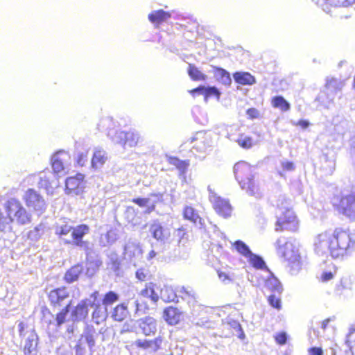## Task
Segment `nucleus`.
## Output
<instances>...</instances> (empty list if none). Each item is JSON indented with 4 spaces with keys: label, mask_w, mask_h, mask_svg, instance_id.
<instances>
[{
    "label": "nucleus",
    "mask_w": 355,
    "mask_h": 355,
    "mask_svg": "<svg viewBox=\"0 0 355 355\" xmlns=\"http://www.w3.org/2000/svg\"><path fill=\"white\" fill-rule=\"evenodd\" d=\"M268 302L274 308L277 309L281 308L280 298L276 296L275 293L268 296Z\"/></svg>",
    "instance_id": "bf43d9fd"
},
{
    "label": "nucleus",
    "mask_w": 355,
    "mask_h": 355,
    "mask_svg": "<svg viewBox=\"0 0 355 355\" xmlns=\"http://www.w3.org/2000/svg\"><path fill=\"white\" fill-rule=\"evenodd\" d=\"M189 92L193 95L195 96L196 94L198 95H203L205 96L206 93V87L205 86H200L196 89H193L192 90H190Z\"/></svg>",
    "instance_id": "69168bd1"
},
{
    "label": "nucleus",
    "mask_w": 355,
    "mask_h": 355,
    "mask_svg": "<svg viewBox=\"0 0 355 355\" xmlns=\"http://www.w3.org/2000/svg\"><path fill=\"white\" fill-rule=\"evenodd\" d=\"M298 228V220L292 209L277 214L275 223V231L289 230L296 231Z\"/></svg>",
    "instance_id": "0eeeda50"
},
{
    "label": "nucleus",
    "mask_w": 355,
    "mask_h": 355,
    "mask_svg": "<svg viewBox=\"0 0 355 355\" xmlns=\"http://www.w3.org/2000/svg\"><path fill=\"white\" fill-rule=\"evenodd\" d=\"M352 283L349 277H343L340 280V285L336 288V291L340 294L342 293L343 289H351Z\"/></svg>",
    "instance_id": "864d4df0"
},
{
    "label": "nucleus",
    "mask_w": 355,
    "mask_h": 355,
    "mask_svg": "<svg viewBox=\"0 0 355 355\" xmlns=\"http://www.w3.org/2000/svg\"><path fill=\"white\" fill-rule=\"evenodd\" d=\"M314 246L318 254L329 253L336 259L352 252L355 241L348 232L337 229L334 234L325 232L318 234L315 239Z\"/></svg>",
    "instance_id": "f257e3e1"
},
{
    "label": "nucleus",
    "mask_w": 355,
    "mask_h": 355,
    "mask_svg": "<svg viewBox=\"0 0 355 355\" xmlns=\"http://www.w3.org/2000/svg\"><path fill=\"white\" fill-rule=\"evenodd\" d=\"M117 239V235L114 230H109L105 234H101L100 243L103 246H106L114 243Z\"/></svg>",
    "instance_id": "a19ab883"
},
{
    "label": "nucleus",
    "mask_w": 355,
    "mask_h": 355,
    "mask_svg": "<svg viewBox=\"0 0 355 355\" xmlns=\"http://www.w3.org/2000/svg\"><path fill=\"white\" fill-rule=\"evenodd\" d=\"M87 160V152H78L77 153V163L80 166H84Z\"/></svg>",
    "instance_id": "e2e57ef3"
},
{
    "label": "nucleus",
    "mask_w": 355,
    "mask_h": 355,
    "mask_svg": "<svg viewBox=\"0 0 355 355\" xmlns=\"http://www.w3.org/2000/svg\"><path fill=\"white\" fill-rule=\"evenodd\" d=\"M162 344L160 338H155L154 340H138L136 341V345L140 348L148 349L150 352H156Z\"/></svg>",
    "instance_id": "a878e982"
},
{
    "label": "nucleus",
    "mask_w": 355,
    "mask_h": 355,
    "mask_svg": "<svg viewBox=\"0 0 355 355\" xmlns=\"http://www.w3.org/2000/svg\"><path fill=\"white\" fill-rule=\"evenodd\" d=\"M108 257L109 261L107 264L110 266V268L112 270L116 272L120 268V261L118 254L114 252H112L110 254Z\"/></svg>",
    "instance_id": "3c124183"
},
{
    "label": "nucleus",
    "mask_w": 355,
    "mask_h": 355,
    "mask_svg": "<svg viewBox=\"0 0 355 355\" xmlns=\"http://www.w3.org/2000/svg\"><path fill=\"white\" fill-rule=\"evenodd\" d=\"M248 259L254 268L258 269L266 268V263L261 257L252 253Z\"/></svg>",
    "instance_id": "09e8293b"
},
{
    "label": "nucleus",
    "mask_w": 355,
    "mask_h": 355,
    "mask_svg": "<svg viewBox=\"0 0 355 355\" xmlns=\"http://www.w3.org/2000/svg\"><path fill=\"white\" fill-rule=\"evenodd\" d=\"M275 205L277 207L279 213L282 214V212L287 211V210H290L291 201L290 199L287 198L284 195H279L275 202Z\"/></svg>",
    "instance_id": "2f4dec72"
},
{
    "label": "nucleus",
    "mask_w": 355,
    "mask_h": 355,
    "mask_svg": "<svg viewBox=\"0 0 355 355\" xmlns=\"http://www.w3.org/2000/svg\"><path fill=\"white\" fill-rule=\"evenodd\" d=\"M70 157L68 153L60 150L55 153L51 158L52 168L58 175H64L69 167L68 161Z\"/></svg>",
    "instance_id": "9d476101"
},
{
    "label": "nucleus",
    "mask_w": 355,
    "mask_h": 355,
    "mask_svg": "<svg viewBox=\"0 0 355 355\" xmlns=\"http://www.w3.org/2000/svg\"><path fill=\"white\" fill-rule=\"evenodd\" d=\"M39 180L38 175L33 174L27 176L24 180L25 182H27L28 184L33 185L35 183L37 184V181Z\"/></svg>",
    "instance_id": "338daca9"
},
{
    "label": "nucleus",
    "mask_w": 355,
    "mask_h": 355,
    "mask_svg": "<svg viewBox=\"0 0 355 355\" xmlns=\"http://www.w3.org/2000/svg\"><path fill=\"white\" fill-rule=\"evenodd\" d=\"M233 77L236 83L241 85H252L255 82L254 78L248 72H236Z\"/></svg>",
    "instance_id": "72a5a7b5"
},
{
    "label": "nucleus",
    "mask_w": 355,
    "mask_h": 355,
    "mask_svg": "<svg viewBox=\"0 0 355 355\" xmlns=\"http://www.w3.org/2000/svg\"><path fill=\"white\" fill-rule=\"evenodd\" d=\"M207 190L209 192V200L215 211L224 218L230 216L232 209L229 201L218 196L210 185L208 186Z\"/></svg>",
    "instance_id": "6e6552de"
},
{
    "label": "nucleus",
    "mask_w": 355,
    "mask_h": 355,
    "mask_svg": "<svg viewBox=\"0 0 355 355\" xmlns=\"http://www.w3.org/2000/svg\"><path fill=\"white\" fill-rule=\"evenodd\" d=\"M164 318L171 325L177 324L180 320L182 313L175 307L169 306L164 311Z\"/></svg>",
    "instance_id": "4be33fe9"
},
{
    "label": "nucleus",
    "mask_w": 355,
    "mask_h": 355,
    "mask_svg": "<svg viewBox=\"0 0 355 355\" xmlns=\"http://www.w3.org/2000/svg\"><path fill=\"white\" fill-rule=\"evenodd\" d=\"M157 198V200H153L151 198H134L132 202L141 207H146L144 211L145 214H150L155 209V205L162 201V196L160 195L155 196Z\"/></svg>",
    "instance_id": "412c9836"
},
{
    "label": "nucleus",
    "mask_w": 355,
    "mask_h": 355,
    "mask_svg": "<svg viewBox=\"0 0 355 355\" xmlns=\"http://www.w3.org/2000/svg\"><path fill=\"white\" fill-rule=\"evenodd\" d=\"M220 93L218 89L215 87H206V93L205 96V99L207 101V98L214 96L219 99Z\"/></svg>",
    "instance_id": "4d7b16f0"
},
{
    "label": "nucleus",
    "mask_w": 355,
    "mask_h": 355,
    "mask_svg": "<svg viewBox=\"0 0 355 355\" xmlns=\"http://www.w3.org/2000/svg\"><path fill=\"white\" fill-rule=\"evenodd\" d=\"M119 299V296L117 293L114 291H109L104 295L103 300H101V304L107 307V306L117 302Z\"/></svg>",
    "instance_id": "49530a36"
},
{
    "label": "nucleus",
    "mask_w": 355,
    "mask_h": 355,
    "mask_svg": "<svg viewBox=\"0 0 355 355\" xmlns=\"http://www.w3.org/2000/svg\"><path fill=\"white\" fill-rule=\"evenodd\" d=\"M214 76L217 80L225 85L229 86L232 83L230 73L222 68L216 67L214 69Z\"/></svg>",
    "instance_id": "f704fd0d"
},
{
    "label": "nucleus",
    "mask_w": 355,
    "mask_h": 355,
    "mask_svg": "<svg viewBox=\"0 0 355 355\" xmlns=\"http://www.w3.org/2000/svg\"><path fill=\"white\" fill-rule=\"evenodd\" d=\"M83 175L78 174L74 177H69L65 181L66 190L68 193L78 194L83 189Z\"/></svg>",
    "instance_id": "f3484780"
},
{
    "label": "nucleus",
    "mask_w": 355,
    "mask_h": 355,
    "mask_svg": "<svg viewBox=\"0 0 355 355\" xmlns=\"http://www.w3.org/2000/svg\"><path fill=\"white\" fill-rule=\"evenodd\" d=\"M69 291L66 288H59L52 290L49 294V300L54 307H59L62 302L69 297Z\"/></svg>",
    "instance_id": "6ab92c4d"
},
{
    "label": "nucleus",
    "mask_w": 355,
    "mask_h": 355,
    "mask_svg": "<svg viewBox=\"0 0 355 355\" xmlns=\"http://www.w3.org/2000/svg\"><path fill=\"white\" fill-rule=\"evenodd\" d=\"M124 259L137 266L142 259V250L139 243L135 241H128L124 246Z\"/></svg>",
    "instance_id": "1a4fd4ad"
},
{
    "label": "nucleus",
    "mask_w": 355,
    "mask_h": 355,
    "mask_svg": "<svg viewBox=\"0 0 355 355\" xmlns=\"http://www.w3.org/2000/svg\"><path fill=\"white\" fill-rule=\"evenodd\" d=\"M234 173L242 189L255 198H260L261 192L254 180L252 166L245 162H237L234 166Z\"/></svg>",
    "instance_id": "7ed1b4c3"
},
{
    "label": "nucleus",
    "mask_w": 355,
    "mask_h": 355,
    "mask_svg": "<svg viewBox=\"0 0 355 355\" xmlns=\"http://www.w3.org/2000/svg\"><path fill=\"white\" fill-rule=\"evenodd\" d=\"M218 276L220 281L225 284H228L232 281V277L227 272L218 270Z\"/></svg>",
    "instance_id": "0e129e2a"
},
{
    "label": "nucleus",
    "mask_w": 355,
    "mask_h": 355,
    "mask_svg": "<svg viewBox=\"0 0 355 355\" xmlns=\"http://www.w3.org/2000/svg\"><path fill=\"white\" fill-rule=\"evenodd\" d=\"M94 334L95 331L94 329H88L82 336L80 342H85L89 349H92L95 345Z\"/></svg>",
    "instance_id": "a18cd8bd"
},
{
    "label": "nucleus",
    "mask_w": 355,
    "mask_h": 355,
    "mask_svg": "<svg viewBox=\"0 0 355 355\" xmlns=\"http://www.w3.org/2000/svg\"><path fill=\"white\" fill-rule=\"evenodd\" d=\"M5 215L0 210V234L10 232L12 223L25 225L31 223L32 215L23 205L21 202L15 198L6 201L4 205Z\"/></svg>",
    "instance_id": "f03ea898"
},
{
    "label": "nucleus",
    "mask_w": 355,
    "mask_h": 355,
    "mask_svg": "<svg viewBox=\"0 0 355 355\" xmlns=\"http://www.w3.org/2000/svg\"><path fill=\"white\" fill-rule=\"evenodd\" d=\"M272 104L274 107L279 108L283 112L288 111L291 108L290 103L281 96L274 97Z\"/></svg>",
    "instance_id": "ea45409f"
},
{
    "label": "nucleus",
    "mask_w": 355,
    "mask_h": 355,
    "mask_svg": "<svg viewBox=\"0 0 355 355\" xmlns=\"http://www.w3.org/2000/svg\"><path fill=\"white\" fill-rule=\"evenodd\" d=\"M183 214L184 218L189 220L197 225H199L200 228L204 227L202 219L199 216L198 214L193 207L187 206L184 209Z\"/></svg>",
    "instance_id": "cd10ccee"
},
{
    "label": "nucleus",
    "mask_w": 355,
    "mask_h": 355,
    "mask_svg": "<svg viewBox=\"0 0 355 355\" xmlns=\"http://www.w3.org/2000/svg\"><path fill=\"white\" fill-rule=\"evenodd\" d=\"M83 270V266L81 264H77L71 267L69 270L67 271L65 274V280L69 283L77 280Z\"/></svg>",
    "instance_id": "473e14b6"
},
{
    "label": "nucleus",
    "mask_w": 355,
    "mask_h": 355,
    "mask_svg": "<svg viewBox=\"0 0 355 355\" xmlns=\"http://www.w3.org/2000/svg\"><path fill=\"white\" fill-rule=\"evenodd\" d=\"M177 293L178 297H180L182 300H186L189 306H193L196 302V294L191 288L181 286L177 289Z\"/></svg>",
    "instance_id": "b1692460"
},
{
    "label": "nucleus",
    "mask_w": 355,
    "mask_h": 355,
    "mask_svg": "<svg viewBox=\"0 0 355 355\" xmlns=\"http://www.w3.org/2000/svg\"><path fill=\"white\" fill-rule=\"evenodd\" d=\"M346 343L350 349L355 348V330H350L347 336Z\"/></svg>",
    "instance_id": "052dcab7"
},
{
    "label": "nucleus",
    "mask_w": 355,
    "mask_h": 355,
    "mask_svg": "<svg viewBox=\"0 0 355 355\" xmlns=\"http://www.w3.org/2000/svg\"><path fill=\"white\" fill-rule=\"evenodd\" d=\"M150 232L156 240L164 242L170 236V232L164 228L158 221H154L150 227Z\"/></svg>",
    "instance_id": "aec40b11"
},
{
    "label": "nucleus",
    "mask_w": 355,
    "mask_h": 355,
    "mask_svg": "<svg viewBox=\"0 0 355 355\" xmlns=\"http://www.w3.org/2000/svg\"><path fill=\"white\" fill-rule=\"evenodd\" d=\"M161 298L167 302H175L178 297L177 291H174L171 287H165L160 291Z\"/></svg>",
    "instance_id": "58836bf2"
},
{
    "label": "nucleus",
    "mask_w": 355,
    "mask_h": 355,
    "mask_svg": "<svg viewBox=\"0 0 355 355\" xmlns=\"http://www.w3.org/2000/svg\"><path fill=\"white\" fill-rule=\"evenodd\" d=\"M316 4L322 6L324 3L329 4L330 6L339 7V6H348L354 3L355 0H312Z\"/></svg>",
    "instance_id": "4c0bfd02"
},
{
    "label": "nucleus",
    "mask_w": 355,
    "mask_h": 355,
    "mask_svg": "<svg viewBox=\"0 0 355 355\" xmlns=\"http://www.w3.org/2000/svg\"><path fill=\"white\" fill-rule=\"evenodd\" d=\"M171 13L163 10H155L148 15V19L153 24H161L171 17Z\"/></svg>",
    "instance_id": "c85d7f7f"
},
{
    "label": "nucleus",
    "mask_w": 355,
    "mask_h": 355,
    "mask_svg": "<svg viewBox=\"0 0 355 355\" xmlns=\"http://www.w3.org/2000/svg\"><path fill=\"white\" fill-rule=\"evenodd\" d=\"M137 324L141 333L146 336L154 335L157 331V321L153 317L146 316L137 320Z\"/></svg>",
    "instance_id": "2eb2a0df"
},
{
    "label": "nucleus",
    "mask_w": 355,
    "mask_h": 355,
    "mask_svg": "<svg viewBox=\"0 0 355 355\" xmlns=\"http://www.w3.org/2000/svg\"><path fill=\"white\" fill-rule=\"evenodd\" d=\"M188 73L191 79L194 80H205L207 76L202 73L196 67L189 64Z\"/></svg>",
    "instance_id": "79ce46f5"
},
{
    "label": "nucleus",
    "mask_w": 355,
    "mask_h": 355,
    "mask_svg": "<svg viewBox=\"0 0 355 355\" xmlns=\"http://www.w3.org/2000/svg\"><path fill=\"white\" fill-rule=\"evenodd\" d=\"M234 247L239 253L246 258H248L252 254L249 247L242 241L239 240L235 241L234 243Z\"/></svg>",
    "instance_id": "37998d69"
},
{
    "label": "nucleus",
    "mask_w": 355,
    "mask_h": 355,
    "mask_svg": "<svg viewBox=\"0 0 355 355\" xmlns=\"http://www.w3.org/2000/svg\"><path fill=\"white\" fill-rule=\"evenodd\" d=\"M274 338L277 344L284 345L286 343L288 335L285 331H280L274 335Z\"/></svg>",
    "instance_id": "5fc2aeb1"
},
{
    "label": "nucleus",
    "mask_w": 355,
    "mask_h": 355,
    "mask_svg": "<svg viewBox=\"0 0 355 355\" xmlns=\"http://www.w3.org/2000/svg\"><path fill=\"white\" fill-rule=\"evenodd\" d=\"M155 285L150 283L146 286V288L141 291L140 295L144 297L149 298L153 302L155 303L159 298V295L155 288Z\"/></svg>",
    "instance_id": "c756f323"
},
{
    "label": "nucleus",
    "mask_w": 355,
    "mask_h": 355,
    "mask_svg": "<svg viewBox=\"0 0 355 355\" xmlns=\"http://www.w3.org/2000/svg\"><path fill=\"white\" fill-rule=\"evenodd\" d=\"M348 126H349V123L347 120H342V121L340 122V125H335V128H336V130L339 133V134H344L345 132V131L347 130V129L348 128Z\"/></svg>",
    "instance_id": "680f3d73"
},
{
    "label": "nucleus",
    "mask_w": 355,
    "mask_h": 355,
    "mask_svg": "<svg viewBox=\"0 0 355 355\" xmlns=\"http://www.w3.org/2000/svg\"><path fill=\"white\" fill-rule=\"evenodd\" d=\"M88 302L89 297L81 300L71 309V318L72 321H82L87 317L89 307Z\"/></svg>",
    "instance_id": "4468645a"
},
{
    "label": "nucleus",
    "mask_w": 355,
    "mask_h": 355,
    "mask_svg": "<svg viewBox=\"0 0 355 355\" xmlns=\"http://www.w3.org/2000/svg\"><path fill=\"white\" fill-rule=\"evenodd\" d=\"M345 85L343 80L333 77L327 78L325 87L327 92L328 98L333 101L335 94L341 91Z\"/></svg>",
    "instance_id": "a211bd4d"
},
{
    "label": "nucleus",
    "mask_w": 355,
    "mask_h": 355,
    "mask_svg": "<svg viewBox=\"0 0 355 355\" xmlns=\"http://www.w3.org/2000/svg\"><path fill=\"white\" fill-rule=\"evenodd\" d=\"M22 200L26 205L34 211L42 214L46 208V203L44 198L33 189H28L22 196Z\"/></svg>",
    "instance_id": "39448f33"
},
{
    "label": "nucleus",
    "mask_w": 355,
    "mask_h": 355,
    "mask_svg": "<svg viewBox=\"0 0 355 355\" xmlns=\"http://www.w3.org/2000/svg\"><path fill=\"white\" fill-rule=\"evenodd\" d=\"M227 324L230 325L231 327H232L235 330V331H236L239 334L238 336L240 338L243 339L244 338V333L242 331V329H241V324H239V322H238L236 320H231L230 322H229L227 323Z\"/></svg>",
    "instance_id": "13d9d810"
},
{
    "label": "nucleus",
    "mask_w": 355,
    "mask_h": 355,
    "mask_svg": "<svg viewBox=\"0 0 355 355\" xmlns=\"http://www.w3.org/2000/svg\"><path fill=\"white\" fill-rule=\"evenodd\" d=\"M38 187L44 189L48 193H52L54 187L57 186L56 182L53 180L55 178L54 175L49 171H44L38 174Z\"/></svg>",
    "instance_id": "dca6fc26"
},
{
    "label": "nucleus",
    "mask_w": 355,
    "mask_h": 355,
    "mask_svg": "<svg viewBox=\"0 0 355 355\" xmlns=\"http://www.w3.org/2000/svg\"><path fill=\"white\" fill-rule=\"evenodd\" d=\"M98 291L94 292L89 295L88 302L89 307L93 309L92 321L96 324L104 322L108 315L107 307L101 304V300L98 298Z\"/></svg>",
    "instance_id": "423d86ee"
},
{
    "label": "nucleus",
    "mask_w": 355,
    "mask_h": 355,
    "mask_svg": "<svg viewBox=\"0 0 355 355\" xmlns=\"http://www.w3.org/2000/svg\"><path fill=\"white\" fill-rule=\"evenodd\" d=\"M149 275V271L148 269L144 268H141L137 269V270L135 272L136 278L141 282L146 281L147 279V277Z\"/></svg>",
    "instance_id": "6e6d98bb"
},
{
    "label": "nucleus",
    "mask_w": 355,
    "mask_h": 355,
    "mask_svg": "<svg viewBox=\"0 0 355 355\" xmlns=\"http://www.w3.org/2000/svg\"><path fill=\"white\" fill-rule=\"evenodd\" d=\"M37 344V336L35 334L31 333L26 340L24 350L28 353H31L35 349Z\"/></svg>",
    "instance_id": "c03bdc74"
},
{
    "label": "nucleus",
    "mask_w": 355,
    "mask_h": 355,
    "mask_svg": "<svg viewBox=\"0 0 355 355\" xmlns=\"http://www.w3.org/2000/svg\"><path fill=\"white\" fill-rule=\"evenodd\" d=\"M102 264V261L98 259H92L91 255L87 252V275L92 277L94 275L96 270Z\"/></svg>",
    "instance_id": "c9c22d12"
},
{
    "label": "nucleus",
    "mask_w": 355,
    "mask_h": 355,
    "mask_svg": "<svg viewBox=\"0 0 355 355\" xmlns=\"http://www.w3.org/2000/svg\"><path fill=\"white\" fill-rule=\"evenodd\" d=\"M189 166V161H183L181 160L180 164L177 166V169L179 171V176L184 179V180H186V173L187 171V168Z\"/></svg>",
    "instance_id": "603ef678"
},
{
    "label": "nucleus",
    "mask_w": 355,
    "mask_h": 355,
    "mask_svg": "<svg viewBox=\"0 0 355 355\" xmlns=\"http://www.w3.org/2000/svg\"><path fill=\"white\" fill-rule=\"evenodd\" d=\"M90 228L87 225L81 224L73 227L71 245H76L87 251L89 243L83 240V238L89 233Z\"/></svg>",
    "instance_id": "9b49d317"
},
{
    "label": "nucleus",
    "mask_w": 355,
    "mask_h": 355,
    "mask_svg": "<svg viewBox=\"0 0 355 355\" xmlns=\"http://www.w3.org/2000/svg\"><path fill=\"white\" fill-rule=\"evenodd\" d=\"M343 214L352 220H355V195L343 196L340 202Z\"/></svg>",
    "instance_id": "ddd939ff"
},
{
    "label": "nucleus",
    "mask_w": 355,
    "mask_h": 355,
    "mask_svg": "<svg viewBox=\"0 0 355 355\" xmlns=\"http://www.w3.org/2000/svg\"><path fill=\"white\" fill-rule=\"evenodd\" d=\"M129 311L125 303H122L116 306L111 312L112 318L118 322H122L128 315Z\"/></svg>",
    "instance_id": "393cba45"
},
{
    "label": "nucleus",
    "mask_w": 355,
    "mask_h": 355,
    "mask_svg": "<svg viewBox=\"0 0 355 355\" xmlns=\"http://www.w3.org/2000/svg\"><path fill=\"white\" fill-rule=\"evenodd\" d=\"M265 288L279 295L283 291L282 286L279 279L270 272H269V277L266 279Z\"/></svg>",
    "instance_id": "bb28decb"
},
{
    "label": "nucleus",
    "mask_w": 355,
    "mask_h": 355,
    "mask_svg": "<svg viewBox=\"0 0 355 355\" xmlns=\"http://www.w3.org/2000/svg\"><path fill=\"white\" fill-rule=\"evenodd\" d=\"M277 253L288 262L290 272L296 275L302 268L301 258L297 246L291 241L279 238L276 241Z\"/></svg>",
    "instance_id": "20e7f679"
},
{
    "label": "nucleus",
    "mask_w": 355,
    "mask_h": 355,
    "mask_svg": "<svg viewBox=\"0 0 355 355\" xmlns=\"http://www.w3.org/2000/svg\"><path fill=\"white\" fill-rule=\"evenodd\" d=\"M107 136L114 144H120L124 148L125 132L110 130L107 132Z\"/></svg>",
    "instance_id": "e433bc0d"
},
{
    "label": "nucleus",
    "mask_w": 355,
    "mask_h": 355,
    "mask_svg": "<svg viewBox=\"0 0 355 355\" xmlns=\"http://www.w3.org/2000/svg\"><path fill=\"white\" fill-rule=\"evenodd\" d=\"M105 151L100 148H95L92 159V167L94 169L101 168L107 160Z\"/></svg>",
    "instance_id": "5701e85b"
},
{
    "label": "nucleus",
    "mask_w": 355,
    "mask_h": 355,
    "mask_svg": "<svg viewBox=\"0 0 355 355\" xmlns=\"http://www.w3.org/2000/svg\"><path fill=\"white\" fill-rule=\"evenodd\" d=\"M73 228L68 222L59 220L54 227L55 234L64 244H71Z\"/></svg>",
    "instance_id": "f8f14e48"
},
{
    "label": "nucleus",
    "mask_w": 355,
    "mask_h": 355,
    "mask_svg": "<svg viewBox=\"0 0 355 355\" xmlns=\"http://www.w3.org/2000/svg\"><path fill=\"white\" fill-rule=\"evenodd\" d=\"M247 115L250 119H256L259 116V112L255 108H250L246 112Z\"/></svg>",
    "instance_id": "774afa93"
},
{
    "label": "nucleus",
    "mask_w": 355,
    "mask_h": 355,
    "mask_svg": "<svg viewBox=\"0 0 355 355\" xmlns=\"http://www.w3.org/2000/svg\"><path fill=\"white\" fill-rule=\"evenodd\" d=\"M70 305L71 302L69 304H67L66 306L56 315L55 321L57 327H60L62 324L65 322L66 318L70 311Z\"/></svg>",
    "instance_id": "de8ad7c7"
},
{
    "label": "nucleus",
    "mask_w": 355,
    "mask_h": 355,
    "mask_svg": "<svg viewBox=\"0 0 355 355\" xmlns=\"http://www.w3.org/2000/svg\"><path fill=\"white\" fill-rule=\"evenodd\" d=\"M141 138L137 131L130 130L125 132L124 148L126 146L130 148L135 147L141 141Z\"/></svg>",
    "instance_id": "7c9ffc66"
},
{
    "label": "nucleus",
    "mask_w": 355,
    "mask_h": 355,
    "mask_svg": "<svg viewBox=\"0 0 355 355\" xmlns=\"http://www.w3.org/2000/svg\"><path fill=\"white\" fill-rule=\"evenodd\" d=\"M237 144L243 148L249 149L253 146L251 137L241 135L236 141Z\"/></svg>",
    "instance_id": "8fccbe9b"
}]
</instances>
